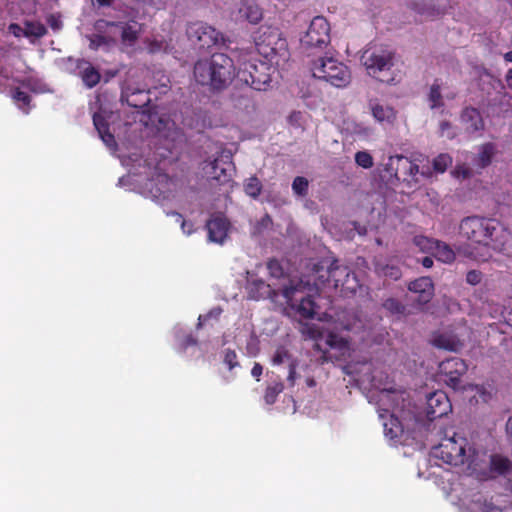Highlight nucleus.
Here are the masks:
<instances>
[{"mask_svg":"<svg viewBox=\"0 0 512 512\" xmlns=\"http://www.w3.org/2000/svg\"><path fill=\"white\" fill-rule=\"evenodd\" d=\"M300 332L305 339L319 340L324 337V331L317 324L305 323L302 325Z\"/></svg>","mask_w":512,"mask_h":512,"instance_id":"f704fd0d","label":"nucleus"},{"mask_svg":"<svg viewBox=\"0 0 512 512\" xmlns=\"http://www.w3.org/2000/svg\"><path fill=\"white\" fill-rule=\"evenodd\" d=\"M309 182L305 177L297 176L292 182V190L298 196H306L308 193Z\"/></svg>","mask_w":512,"mask_h":512,"instance_id":"58836bf2","label":"nucleus"},{"mask_svg":"<svg viewBox=\"0 0 512 512\" xmlns=\"http://www.w3.org/2000/svg\"><path fill=\"white\" fill-rule=\"evenodd\" d=\"M107 44V39L105 36L97 34L94 35V37L91 39V46H94L96 48Z\"/></svg>","mask_w":512,"mask_h":512,"instance_id":"6e6d98bb","label":"nucleus"},{"mask_svg":"<svg viewBox=\"0 0 512 512\" xmlns=\"http://www.w3.org/2000/svg\"><path fill=\"white\" fill-rule=\"evenodd\" d=\"M330 42V25L323 16L312 19L308 30L301 38V45L305 50L323 48Z\"/></svg>","mask_w":512,"mask_h":512,"instance_id":"f8f14e48","label":"nucleus"},{"mask_svg":"<svg viewBox=\"0 0 512 512\" xmlns=\"http://www.w3.org/2000/svg\"><path fill=\"white\" fill-rule=\"evenodd\" d=\"M426 416H448L452 404L447 394L441 390L430 393L426 399Z\"/></svg>","mask_w":512,"mask_h":512,"instance_id":"f3484780","label":"nucleus"},{"mask_svg":"<svg viewBox=\"0 0 512 512\" xmlns=\"http://www.w3.org/2000/svg\"><path fill=\"white\" fill-rule=\"evenodd\" d=\"M495 154V147L492 143H486L481 146L480 152L475 160V164L479 168H486L492 162V158Z\"/></svg>","mask_w":512,"mask_h":512,"instance_id":"c85d7f7f","label":"nucleus"},{"mask_svg":"<svg viewBox=\"0 0 512 512\" xmlns=\"http://www.w3.org/2000/svg\"><path fill=\"white\" fill-rule=\"evenodd\" d=\"M133 95H134V94H132V95H127V96H126V102H127V104H128V105H130V106H132V107L140 108V107L145 106V105L150 101L149 97H148L147 95H145V99L138 103V102H136V101H134V100L132 99V96H133Z\"/></svg>","mask_w":512,"mask_h":512,"instance_id":"5fc2aeb1","label":"nucleus"},{"mask_svg":"<svg viewBox=\"0 0 512 512\" xmlns=\"http://www.w3.org/2000/svg\"><path fill=\"white\" fill-rule=\"evenodd\" d=\"M503 59H504V61H505V62L512 63V50H511V51L506 52V53L503 55Z\"/></svg>","mask_w":512,"mask_h":512,"instance_id":"338daca9","label":"nucleus"},{"mask_svg":"<svg viewBox=\"0 0 512 512\" xmlns=\"http://www.w3.org/2000/svg\"><path fill=\"white\" fill-rule=\"evenodd\" d=\"M253 40L259 55L268 62L279 65L288 58V44L279 28L262 25L254 32Z\"/></svg>","mask_w":512,"mask_h":512,"instance_id":"20e7f679","label":"nucleus"},{"mask_svg":"<svg viewBox=\"0 0 512 512\" xmlns=\"http://www.w3.org/2000/svg\"><path fill=\"white\" fill-rule=\"evenodd\" d=\"M349 276V270L345 266H339L336 262H333L328 269V278L329 280L334 282V285L337 287L339 285H344L345 280L344 277Z\"/></svg>","mask_w":512,"mask_h":512,"instance_id":"c756f323","label":"nucleus"},{"mask_svg":"<svg viewBox=\"0 0 512 512\" xmlns=\"http://www.w3.org/2000/svg\"><path fill=\"white\" fill-rule=\"evenodd\" d=\"M297 376L296 363L295 361H292L289 365V373L287 377V380L291 386H294Z\"/></svg>","mask_w":512,"mask_h":512,"instance_id":"864d4df0","label":"nucleus"},{"mask_svg":"<svg viewBox=\"0 0 512 512\" xmlns=\"http://www.w3.org/2000/svg\"><path fill=\"white\" fill-rule=\"evenodd\" d=\"M311 71L315 78L322 79L337 88L346 87L351 81L349 68L332 56L313 60Z\"/></svg>","mask_w":512,"mask_h":512,"instance_id":"39448f33","label":"nucleus"},{"mask_svg":"<svg viewBox=\"0 0 512 512\" xmlns=\"http://www.w3.org/2000/svg\"><path fill=\"white\" fill-rule=\"evenodd\" d=\"M441 434L443 437L439 445L433 448V455L449 465L464 464L466 439L457 437L455 432L450 435L446 429L440 430L439 435Z\"/></svg>","mask_w":512,"mask_h":512,"instance_id":"6e6552de","label":"nucleus"},{"mask_svg":"<svg viewBox=\"0 0 512 512\" xmlns=\"http://www.w3.org/2000/svg\"><path fill=\"white\" fill-rule=\"evenodd\" d=\"M461 120L465 131L475 134L484 130V121L480 111L474 107H466L461 113Z\"/></svg>","mask_w":512,"mask_h":512,"instance_id":"4be33fe9","label":"nucleus"},{"mask_svg":"<svg viewBox=\"0 0 512 512\" xmlns=\"http://www.w3.org/2000/svg\"><path fill=\"white\" fill-rule=\"evenodd\" d=\"M476 395L474 397L477 398V401H482L484 403H488L493 396V387L492 385H476L475 386Z\"/></svg>","mask_w":512,"mask_h":512,"instance_id":"a19ab883","label":"nucleus"},{"mask_svg":"<svg viewBox=\"0 0 512 512\" xmlns=\"http://www.w3.org/2000/svg\"><path fill=\"white\" fill-rule=\"evenodd\" d=\"M246 288L248 291L249 298L253 300L266 298L271 294L270 285L260 278L248 279Z\"/></svg>","mask_w":512,"mask_h":512,"instance_id":"b1692460","label":"nucleus"},{"mask_svg":"<svg viewBox=\"0 0 512 512\" xmlns=\"http://www.w3.org/2000/svg\"><path fill=\"white\" fill-rule=\"evenodd\" d=\"M181 226H182V229H183L185 232H186V230H185V229H186V228H188V226H189V229L187 230V233H188V234H190V233H191V228H192V226H193V225H192V223H188L187 221L183 220V221H182V225H181Z\"/></svg>","mask_w":512,"mask_h":512,"instance_id":"69168bd1","label":"nucleus"},{"mask_svg":"<svg viewBox=\"0 0 512 512\" xmlns=\"http://www.w3.org/2000/svg\"><path fill=\"white\" fill-rule=\"evenodd\" d=\"M222 313V309L220 307H214L212 308L207 314L200 315L198 317V324L197 327L200 328L203 326V324L210 318L218 319Z\"/></svg>","mask_w":512,"mask_h":512,"instance_id":"09e8293b","label":"nucleus"},{"mask_svg":"<svg viewBox=\"0 0 512 512\" xmlns=\"http://www.w3.org/2000/svg\"><path fill=\"white\" fill-rule=\"evenodd\" d=\"M467 370L468 366L463 359L452 357L439 364L438 377L440 381L456 390L460 385L462 376Z\"/></svg>","mask_w":512,"mask_h":512,"instance_id":"ddd939ff","label":"nucleus"},{"mask_svg":"<svg viewBox=\"0 0 512 512\" xmlns=\"http://www.w3.org/2000/svg\"><path fill=\"white\" fill-rule=\"evenodd\" d=\"M305 383L309 388H313L316 386V380L313 377H307L305 379Z\"/></svg>","mask_w":512,"mask_h":512,"instance_id":"e2e57ef3","label":"nucleus"},{"mask_svg":"<svg viewBox=\"0 0 512 512\" xmlns=\"http://www.w3.org/2000/svg\"><path fill=\"white\" fill-rule=\"evenodd\" d=\"M272 64L267 60L251 58L242 63L237 75L241 81L254 90L265 91L271 83Z\"/></svg>","mask_w":512,"mask_h":512,"instance_id":"0eeeda50","label":"nucleus"},{"mask_svg":"<svg viewBox=\"0 0 512 512\" xmlns=\"http://www.w3.org/2000/svg\"><path fill=\"white\" fill-rule=\"evenodd\" d=\"M447 0H413L410 7L425 19H433L444 13Z\"/></svg>","mask_w":512,"mask_h":512,"instance_id":"a211bd4d","label":"nucleus"},{"mask_svg":"<svg viewBox=\"0 0 512 512\" xmlns=\"http://www.w3.org/2000/svg\"><path fill=\"white\" fill-rule=\"evenodd\" d=\"M263 373V367L260 363L255 362L251 370V375L257 380H260V376Z\"/></svg>","mask_w":512,"mask_h":512,"instance_id":"4d7b16f0","label":"nucleus"},{"mask_svg":"<svg viewBox=\"0 0 512 512\" xmlns=\"http://www.w3.org/2000/svg\"><path fill=\"white\" fill-rule=\"evenodd\" d=\"M47 29L41 23L26 22L25 32L26 36L42 37L46 34Z\"/></svg>","mask_w":512,"mask_h":512,"instance_id":"ea45409f","label":"nucleus"},{"mask_svg":"<svg viewBox=\"0 0 512 512\" xmlns=\"http://www.w3.org/2000/svg\"><path fill=\"white\" fill-rule=\"evenodd\" d=\"M372 115L379 122L393 123L396 119V112L392 107L380 104L372 107Z\"/></svg>","mask_w":512,"mask_h":512,"instance_id":"cd10ccee","label":"nucleus"},{"mask_svg":"<svg viewBox=\"0 0 512 512\" xmlns=\"http://www.w3.org/2000/svg\"><path fill=\"white\" fill-rule=\"evenodd\" d=\"M385 307L389 308V309H394L396 310L397 312L400 311V308H401V305L394 299H389L386 301L385 303Z\"/></svg>","mask_w":512,"mask_h":512,"instance_id":"bf43d9fd","label":"nucleus"},{"mask_svg":"<svg viewBox=\"0 0 512 512\" xmlns=\"http://www.w3.org/2000/svg\"><path fill=\"white\" fill-rule=\"evenodd\" d=\"M440 135L448 139L455 138L456 133L454 132L452 124L449 121L443 120L440 122Z\"/></svg>","mask_w":512,"mask_h":512,"instance_id":"8fccbe9b","label":"nucleus"},{"mask_svg":"<svg viewBox=\"0 0 512 512\" xmlns=\"http://www.w3.org/2000/svg\"><path fill=\"white\" fill-rule=\"evenodd\" d=\"M413 243L422 252L434 253L437 239L429 238L423 235H417L413 238Z\"/></svg>","mask_w":512,"mask_h":512,"instance_id":"c9c22d12","label":"nucleus"},{"mask_svg":"<svg viewBox=\"0 0 512 512\" xmlns=\"http://www.w3.org/2000/svg\"><path fill=\"white\" fill-rule=\"evenodd\" d=\"M433 254L438 261L447 264L454 262L456 258L455 252L451 246L440 240H437Z\"/></svg>","mask_w":512,"mask_h":512,"instance_id":"bb28decb","label":"nucleus"},{"mask_svg":"<svg viewBox=\"0 0 512 512\" xmlns=\"http://www.w3.org/2000/svg\"><path fill=\"white\" fill-rule=\"evenodd\" d=\"M197 344V339L192 335V334H189V335H186L183 339V343L182 345L187 348L189 346H194Z\"/></svg>","mask_w":512,"mask_h":512,"instance_id":"13d9d810","label":"nucleus"},{"mask_svg":"<svg viewBox=\"0 0 512 512\" xmlns=\"http://www.w3.org/2000/svg\"><path fill=\"white\" fill-rule=\"evenodd\" d=\"M267 269L269 274L274 278L278 279L284 275L283 267L277 259H270L267 262Z\"/></svg>","mask_w":512,"mask_h":512,"instance_id":"de8ad7c7","label":"nucleus"},{"mask_svg":"<svg viewBox=\"0 0 512 512\" xmlns=\"http://www.w3.org/2000/svg\"><path fill=\"white\" fill-rule=\"evenodd\" d=\"M408 289L410 292L418 294L417 301L420 304H427L434 295V284L432 279L428 276H423L411 281L408 285Z\"/></svg>","mask_w":512,"mask_h":512,"instance_id":"aec40b11","label":"nucleus"},{"mask_svg":"<svg viewBox=\"0 0 512 512\" xmlns=\"http://www.w3.org/2000/svg\"><path fill=\"white\" fill-rule=\"evenodd\" d=\"M433 345L437 348L449 350V351H456L459 343L458 341L449 335L446 334H439L437 335L433 340Z\"/></svg>","mask_w":512,"mask_h":512,"instance_id":"473e14b6","label":"nucleus"},{"mask_svg":"<svg viewBox=\"0 0 512 512\" xmlns=\"http://www.w3.org/2000/svg\"><path fill=\"white\" fill-rule=\"evenodd\" d=\"M427 101L431 110L443 108L445 106L444 97L441 93V84L439 79H435L427 93Z\"/></svg>","mask_w":512,"mask_h":512,"instance_id":"a878e982","label":"nucleus"},{"mask_svg":"<svg viewBox=\"0 0 512 512\" xmlns=\"http://www.w3.org/2000/svg\"><path fill=\"white\" fill-rule=\"evenodd\" d=\"M452 164V158L448 154H439L433 160V168L439 173H443Z\"/></svg>","mask_w":512,"mask_h":512,"instance_id":"79ce46f5","label":"nucleus"},{"mask_svg":"<svg viewBox=\"0 0 512 512\" xmlns=\"http://www.w3.org/2000/svg\"><path fill=\"white\" fill-rule=\"evenodd\" d=\"M506 431L508 434L512 435V418H508L506 423Z\"/></svg>","mask_w":512,"mask_h":512,"instance_id":"774afa93","label":"nucleus"},{"mask_svg":"<svg viewBox=\"0 0 512 512\" xmlns=\"http://www.w3.org/2000/svg\"><path fill=\"white\" fill-rule=\"evenodd\" d=\"M244 191L248 196L254 199L257 198L262 191V184L260 180L256 176L248 178L244 184Z\"/></svg>","mask_w":512,"mask_h":512,"instance_id":"4c0bfd02","label":"nucleus"},{"mask_svg":"<svg viewBox=\"0 0 512 512\" xmlns=\"http://www.w3.org/2000/svg\"><path fill=\"white\" fill-rule=\"evenodd\" d=\"M355 162L364 169H370L374 165L373 157L367 151H358L355 154Z\"/></svg>","mask_w":512,"mask_h":512,"instance_id":"37998d69","label":"nucleus"},{"mask_svg":"<svg viewBox=\"0 0 512 512\" xmlns=\"http://www.w3.org/2000/svg\"><path fill=\"white\" fill-rule=\"evenodd\" d=\"M482 272L479 270H469L466 274V282L470 285H477L482 280Z\"/></svg>","mask_w":512,"mask_h":512,"instance_id":"3c124183","label":"nucleus"},{"mask_svg":"<svg viewBox=\"0 0 512 512\" xmlns=\"http://www.w3.org/2000/svg\"><path fill=\"white\" fill-rule=\"evenodd\" d=\"M223 362L229 370L239 366L236 352L229 348L224 350Z\"/></svg>","mask_w":512,"mask_h":512,"instance_id":"a18cd8bd","label":"nucleus"},{"mask_svg":"<svg viewBox=\"0 0 512 512\" xmlns=\"http://www.w3.org/2000/svg\"><path fill=\"white\" fill-rule=\"evenodd\" d=\"M186 35L191 42L203 49L225 44L224 35L213 26L202 21L188 23Z\"/></svg>","mask_w":512,"mask_h":512,"instance_id":"9d476101","label":"nucleus"},{"mask_svg":"<svg viewBox=\"0 0 512 512\" xmlns=\"http://www.w3.org/2000/svg\"><path fill=\"white\" fill-rule=\"evenodd\" d=\"M181 226H182V229H183L185 232H186V230H185V229H186V228H188V226H189V229L187 230V233H188V234H190V233H191V228H192V226H193V225H192V223H188L187 221L183 220V221H182V225H181Z\"/></svg>","mask_w":512,"mask_h":512,"instance_id":"0e129e2a","label":"nucleus"},{"mask_svg":"<svg viewBox=\"0 0 512 512\" xmlns=\"http://www.w3.org/2000/svg\"><path fill=\"white\" fill-rule=\"evenodd\" d=\"M193 74L200 85L221 91L233 81L236 68L233 59L227 54L214 53L210 58L198 60L194 64Z\"/></svg>","mask_w":512,"mask_h":512,"instance_id":"f03ea898","label":"nucleus"},{"mask_svg":"<svg viewBox=\"0 0 512 512\" xmlns=\"http://www.w3.org/2000/svg\"><path fill=\"white\" fill-rule=\"evenodd\" d=\"M234 168L230 152L222 151L213 160L204 161L202 171L209 180L224 185L232 181L231 171Z\"/></svg>","mask_w":512,"mask_h":512,"instance_id":"9b49d317","label":"nucleus"},{"mask_svg":"<svg viewBox=\"0 0 512 512\" xmlns=\"http://www.w3.org/2000/svg\"><path fill=\"white\" fill-rule=\"evenodd\" d=\"M326 343L333 349H338L341 352L350 350V340L347 337L341 336L335 332H329L326 336Z\"/></svg>","mask_w":512,"mask_h":512,"instance_id":"7c9ffc66","label":"nucleus"},{"mask_svg":"<svg viewBox=\"0 0 512 512\" xmlns=\"http://www.w3.org/2000/svg\"><path fill=\"white\" fill-rule=\"evenodd\" d=\"M238 17L256 25L263 19V9L256 0H241L238 8Z\"/></svg>","mask_w":512,"mask_h":512,"instance_id":"412c9836","label":"nucleus"},{"mask_svg":"<svg viewBox=\"0 0 512 512\" xmlns=\"http://www.w3.org/2000/svg\"><path fill=\"white\" fill-rule=\"evenodd\" d=\"M81 79L87 88H93L100 82L101 75L96 68L89 65L82 70Z\"/></svg>","mask_w":512,"mask_h":512,"instance_id":"2f4dec72","label":"nucleus"},{"mask_svg":"<svg viewBox=\"0 0 512 512\" xmlns=\"http://www.w3.org/2000/svg\"><path fill=\"white\" fill-rule=\"evenodd\" d=\"M289 357V353L287 350L281 348V349H277V351L275 352L274 356H273V363L274 364H282L285 359H287Z\"/></svg>","mask_w":512,"mask_h":512,"instance_id":"603ef678","label":"nucleus"},{"mask_svg":"<svg viewBox=\"0 0 512 512\" xmlns=\"http://www.w3.org/2000/svg\"><path fill=\"white\" fill-rule=\"evenodd\" d=\"M385 436L397 445H410L412 441L424 442L435 429V418H385Z\"/></svg>","mask_w":512,"mask_h":512,"instance_id":"7ed1b4c3","label":"nucleus"},{"mask_svg":"<svg viewBox=\"0 0 512 512\" xmlns=\"http://www.w3.org/2000/svg\"><path fill=\"white\" fill-rule=\"evenodd\" d=\"M380 273L391 280H398L402 276L401 269L397 265H385L380 269Z\"/></svg>","mask_w":512,"mask_h":512,"instance_id":"c03bdc74","label":"nucleus"},{"mask_svg":"<svg viewBox=\"0 0 512 512\" xmlns=\"http://www.w3.org/2000/svg\"><path fill=\"white\" fill-rule=\"evenodd\" d=\"M379 401L385 407L382 410L388 416H420L410 395L405 391L382 390Z\"/></svg>","mask_w":512,"mask_h":512,"instance_id":"1a4fd4ad","label":"nucleus"},{"mask_svg":"<svg viewBox=\"0 0 512 512\" xmlns=\"http://www.w3.org/2000/svg\"><path fill=\"white\" fill-rule=\"evenodd\" d=\"M386 171L394 174L403 181L414 178L419 173V166L403 155L390 156L386 164Z\"/></svg>","mask_w":512,"mask_h":512,"instance_id":"2eb2a0df","label":"nucleus"},{"mask_svg":"<svg viewBox=\"0 0 512 512\" xmlns=\"http://www.w3.org/2000/svg\"><path fill=\"white\" fill-rule=\"evenodd\" d=\"M394 54L383 47H369L362 56L361 62L367 73L380 82L390 83L394 80L391 69L393 67Z\"/></svg>","mask_w":512,"mask_h":512,"instance_id":"423d86ee","label":"nucleus"},{"mask_svg":"<svg viewBox=\"0 0 512 512\" xmlns=\"http://www.w3.org/2000/svg\"><path fill=\"white\" fill-rule=\"evenodd\" d=\"M12 98L21 110H23L25 113L29 112L31 103V97L29 94L20 90L19 88H15L12 91Z\"/></svg>","mask_w":512,"mask_h":512,"instance_id":"e433bc0d","label":"nucleus"},{"mask_svg":"<svg viewBox=\"0 0 512 512\" xmlns=\"http://www.w3.org/2000/svg\"><path fill=\"white\" fill-rule=\"evenodd\" d=\"M489 469L493 476H505L512 471V462L508 457L500 454H492L489 461Z\"/></svg>","mask_w":512,"mask_h":512,"instance_id":"393cba45","label":"nucleus"},{"mask_svg":"<svg viewBox=\"0 0 512 512\" xmlns=\"http://www.w3.org/2000/svg\"><path fill=\"white\" fill-rule=\"evenodd\" d=\"M505 82L507 87L512 90V67L508 69L506 75H505Z\"/></svg>","mask_w":512,"mask_h":512,"instance_id":"680f3d73","label":"nucleus"},{"mask_svg":"<svg viewBox=\"0 0 512 512\" xmlns=\"http://www.w3.org/2000/svg\"><path fill=\"white\" fill-rule=\"evenodd\" d=\"M421 264L424 268H431L434 264V261H433V258L430 257V256H425L422 260H421Z\"/></svg>","mask_w":512,"mask_h":512,"instance_id":"052dcab7","label":"nucleus"},{"mask_svg":"<svg viewBox=\"0 0 512 512\" xmlns=\"http://www.w3.org/2000/svg\"><path fill=\"white\" fill-rule=\"evenodd\" d=\"M145 187L154 199L165 200L171 196L175 181L166 173L156 172Z\"/></svg>","mask_w":512,"mask_h":512,"instance_id":"4468645a","label":"nucleus"},{"mask_svg":"<svg viewBox=\"0 0 512 512\" xmlns=\"http://www.w3.org/2000/svg\"><path fill=\"white\" fill-rule=\"evenodd\" d=\"M230 222L222 215H215L206 223L208 231V240L210 242L222 244L228 235Z\"/></svg>","mask_w":512,"mask_h":512,"instance_id":"6ab92c4d","label":"nucleus"},{"mask_svg":"<svg viewBox=\"0 0 512 512\" xmlns=\"http://www.w3.org/2000/svg\"><path fill=\"white\" fill-rule=\"evenodd\" d=\"M138 38L137 31L129 25H125L122 29L121 39L124 43L134 44Z\"/></svg>","mask_w":512,"mask_h":512,"instance_id":"49530a36","label":"nucleus"},{"mask_svg":"<svg viewBox=\"0 0 512 512\" xmlns=\"http://www.w3.org/2000/svg\"><path fill=\"white\" fill-rule=\"evenodd\" d=\"M93 124L105 145L110 148H115L117 143L114 135L110 132L109 124L105 117L99 113H95L93 116Z\"/></svg>","mask_w":512,"mask_h":512,"instance_id":"5701e85b","label":"nucleus"},{"mask_svg":"<svg viewBox=\"0 0 512 512\" xmlns=\"http://www.w3.org/2000/svg\"><path fill=\"white\" fill-rule=\"evenodd\" d=\"M298 292L297 287L295 286H286L283 289V296L286 299L287 303L294 307V301H298L296 298V294ZM315 307L316 304L311 296H302L299 298V304L296 306V310L300 316L306 319L313 318L315 315Z\"/></svg>","mask_w":512,"mask_h":512,"instance_id":"dca6fc26","label":"nucleus"},{"mask_svg":"<svg viewBox=\"0 0 512 512\" xmlns=\"http://www.w3.org/2000/svg\"><path fill=\"white\" fill-rule=\"evenodd\" d=\"M459 234L474 244L497 252L504 251L512 238L511 232L500 221L480 216L463 218Z\"/></svg>","mask_w":512,"mask_h":512,"instance_id":"f257e3e1","label":"nucleus"},{"mask_svg":"<svg viewBox=\"0 0 512 512\" xmlns=\"http://www.w3.org/2000/svg\"><path fill=\"white\" fill-rule=\"evenodd\" d=\"M283 390L284 384L281 381L273 382L272 384L268 385L264 393L265 403L269 405L274 404Z\"/></svg>","mask_w":512,"mask_h":512,"instance_id":"72a5a7b5","label":"nucleus"}]
</instances>
